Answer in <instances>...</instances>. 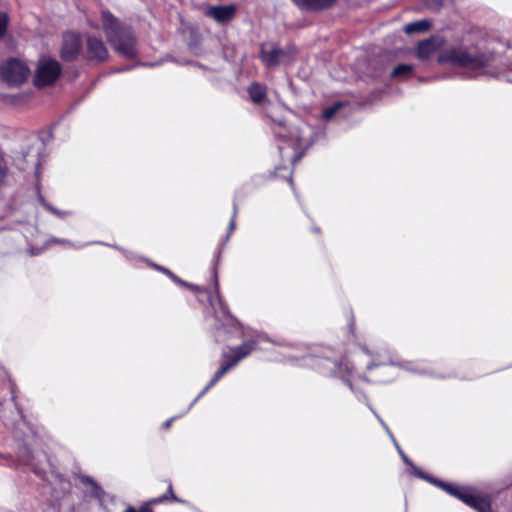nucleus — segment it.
Masks as SVG:
<instances>
[{
	"instance_id": "obj_1",
	"label": "nucleus",
	"mask_w": 512,
	"mask_h": 512,
	"mask_svg": "<svg viewBox=\"0 0 512 512\" xmlns=\"http://www.w3.org/2000/svg\"><path fill=\"white\" fill-rule=\"evenodd\" d=\"M273 130L276 136L287 139V144L279 145V150L282 158L292 164L300 160L305 150L314 141L311 128L307 124H302L287 132L283 122L275 121Z\"/></svg>"
},
{
	"instance_id": "obj_2",
	"label": "nucleus",
	"mask_w": 512,
	"mask_h": 512,
	"mask_svg": "<svg viewBox=\"0 0 512 512\" xmlns=\"http://www.w3.org/2000/svg\"><path fill=\"white\" fill-rule=\"evenodd\" d=\"M102 21L107 39L115 51L125 58H134L137 54L136 41L130 29L120 27L110 12L102 13Z\"/></svg>"
},
{
	"instance_id": "obj_3",
	"label": "nucleus",
	"mask_w": 512,
	"mask_h": 512,
	"mask_svg": "<svg viewBox=\"0 0 512 512\" xmlns=\"http://www.w3.org/2000/svg\"><path fill=\"white\" fill-rule=\"evenodd\" d=\"M263 338L258 336L254 340L243 343L239 347L230 349L229 352L224 354L225 362L221 365L220 369L214 374L208 385L200 392L194 400L197 401L202 397L212 386H214L231 368L237 365L239 361L248 356L254 349L255 344Z\"/></svg>"
},
{
	"instance_id": "obj_4",
	"label": "nucleus",
	"mask_w": 512,
	"mask_h": 512,
	"mask_svg": "<svg viewBox=\"0 0 512 512\" xmlns=\"http://www.w3.org/2000/svg\"><path fill=\"white\" fill-rule=\"evenodd\" d=\"M431 482L437 484L441 488H443L449 494L455 496L456 498L462 500L467 505L473 507L479 512H490L491 505L490 501L482 496L476 495L470 488L459 487L452 484H445L442 482H437L431 480Z\"/></svg>"
},
{
	"instance_id": "obj_5",
	"label": "nucleus",
	"mask_w": 512,
	"mask_h": 512,
	"mask_svg": "<svg viewBox=\"0 0 512 512\" xmlns=\"http://www.w3.org/2000/svg\"><path fill=\"white\" fill-rule=\"evenodd\" d=\"M297 50L294 46L279 48L275 45L263 44L261 46V60L267 67L280 64L289 65L294 60Z\"/></svg>"
},
{
	"instance_id": "obj_6",
	"label": "nucleus",
	"mask_w": 512,
	"mask_h": 512,
	"mask_svg": "<svg viewBox=\"0 0 512 512\" xmlns=\"http://www.w3.org/2000/svg\"><path fill=\"white\" fill-rule=\"evenodd\" d=\"M440 62H449L464 68L477 70L484 66V58L463 49H452L439 57Z\"/></svg>"
},
{
	"instance_id": "obj_7",
	"label": "nucleus",
	"mask_w": 512,
	"mask_h": 512,
	"mask_svg": "<svg viewBox=\"0 0 512 512\" xmlns=\"http://www.w3.org/2000/svg\"><path fill=\"white\" fill-rule=\"evenodd\" d=\"M61 71L57 61L52 59H42L39 62L35 77V84L39 87L52 84L59 76Z\"/></svg>"
},
{
	"instance_id": "obj_8",
	"label": "nucleus",
	"mask_w": 512,
	"mask_h": 512,
	"mask_svg": "<svg viewBox=\"0 0 512 512\" xmlns=\"http://www.w3.org/2000/svg\"><path fill=\"white\" fill-rule=\"evenodd\" d=\"M29 72L24 62L11 59L4 65L2 76L7 83L18 85L27 80Z\"/></svg>"
},
{
	"instance_id": "obj_9",
	"label": "nucleus",
	"mask_w": 512,
	"mask_h": 512,
	"mask_svg": "<svg viewBox=\"0 0 512 512\" xmlns=\"http://www.w3.org/2000/svg\"><path fill=\"white\" fill-rule=\"evenodd\" d=\"M82 42L79 34L69 32L63 37L61 57L66 61L74 60L80 53Z\"/></svg>"
},
{
	"instance_id": "obj_10",
	"label": "nucleus",
	"mask_w": 512,
	"mask_h": 512,
	"mask_svg": "<svg viewBox=\"0 0 512 512\" xmlns=\"http://www.w3.org/2000/svg\"><path fill=\"white\" fill-rule=\"evenodd\" d=\"M87 58L90 60L104 61L108 58V50L103 41L94 36L87 37Z\"/></svg>"
},
{
	"instance_id": "obj_11",
	"label": "nucleus",
	"mask_w": 512,
	"mask_h": 512,
	"mask_svg": "<svg viewBox=\"0 0 512 512\" xmlns=\"http://www.w3.org/2000/svg\"><path fill=\"white\" fill-rule=\"evenodd\" d=\"M236 13L234 5L226 6H210L206 9L205 14L219 23H226L230 21Z\"/></svg>"
},
{
	"instance_id": "obj_12",
	"label": "nucleus",
	"mask_w": 512,
	"mask_h": 512,
	"mask_svg": "<svg viewBox=\"0 0 512 512\" xmlns=\"http://www.w3.org/2000/svg\"><path fill=\"white\" fill-rule=\"evenodd\" d=\"M216 292L217 295L215 297L210 298V304L214 309L215 318L224 323H227L231 320V316L228 310L227 305L223 302L222 298L218 294V282L216 281Z\"/></svg>"
},
{
	"instance_id": "obj_13",
	"label": "nucleus",
	"mask_w": 512,
	"mask_h": 512,
	"mask_svg": "<svg viewBox=\"0 0 512 512\" xmlns=\"http://www.w3.org/2000/svg\"><path fill=\"white\" fill-rule=\"evenodd\" d=\"M443 44L442 39L440 38H431L425 40L418 45L417 56L420 59H427L433 53H435Z\"/></svg>"
},
{
	"instance_id": "obj_14",
	"label": "nucleus",
	"mask_w": 512,
	"mask_h": 512,
	"mask_svg": "<svg viewBox=\"0 0 512 512\" xmlns=\"http://www.w3.org/2000/svg\"><path fill=\"white\" fill-rule=\"evenodd\" d=\"M302 10L316 11L332 5L335 0H292Z\"/></svg>"
},
{
	"instance_id": "obj_15",
	"label": "nucleus",
	"mask_w": 512,
	"mask_h": 512,
	"mask_svg": "<svg viewBox=\"0 0 512 512\" xmlns=\"http://www.w3.org/2000/svg\"><path fill=\"white\" fill-rule=\"evenodd\" d=\"M321 366H323L325 369L329 370V372L333 374H337L341 377H344L345 374L350 375L353 369V366L350 365L348 362L344 364L337 365L336 363L328 360L323 359L321 360Z\"/></svg>"
},
{
	"instance_id": "obj_16",
	"label": "nucleus",
	"mask_w": 512,
	"mask_h": 512,
	"mask_svg": "<svg viewBox=\"0 0 512 512\" xmlns=\"http://www.w3.org/2000/svg\"><path fill=\"white\" fill-rule=\"evenodd\" d=\"M430 26H431L430 21L424 19V20H419V21L407 24L404 27V31L407 34H413V33H417V32H425L430 28Z\"/></svg>"
},
{
	"instance_id": "obj_17",
	"label": "nucleus",
	"mask_w": 512,
	"mask_h": 512,
	"mask_svg": "<svg viewBox=\"0 0 512 512\" xmlns=\"http://www.w3.org/2000/svg\"><path fill=\"white\" fill-rule=\"evenodd\" d=\"M248 91L252 101L255 103L262 102L266 96V88L258 83H253Z\"/></svg>"
},
{
	"instance_id": "obj_18",
	"label": "nucleus",
	"mask_w": 512,
	"mask_h": 512,
	"mask_svg": "<svg viewBox=\"0 0 512 512\" xmlns=\"http://www.w3.org/2000/svg\"><path fill=\"white\" fill-rule=\"evenodd\" d=\"M412 71H413V66L410 65V64H399L398 66H396L392 73H391V76L392 77H402V78H406L408 76H410L412 74Z\"/></svg>"
},
{
	"instance_id": "obj_19",
	"label": "nucleus",
	"mask_w": 512,
	"mask_h": 512,
	"mask_svg": "<svg viewBox=\"0 0 512 512\" xmlns=\"http://www.w3.org/2000/svg\"><path fill=\"white\" fill-rule=\"evenodd\" d=\"M19 460L25 465H33L32 458L30 456V451L27 447H23L19 451Z\"/></svg>"
},
{
	"instance_id": "obj_20",
	"label": "nucleus",
	"mask_w": 512,
	"mask_h": 512,
	"mask_svg": "<svg viewBox=\"0 0 512 512\" xmlns=\"http://www.w3.org/2000/svg\"><path fill=\"white\" fill-rule=\"evenodd\" d=\"M341 105H342L341 103H336L335 105L326 108L322 114L323 119H325V120L331 119L334 116V114L337 112V110L341 107Z\"/></svg>"
},
{
	"instance_id": "obj_21",
	"label": "nucleus",
	"mask_w": 512,
	"mask_h": 512,
	"mask_svg": "<svg viewBox=\"0 0 512 512\" xmlns=\"http://www.w3.org/2000/svg\"><path fill=\"white\" fill-rule=\"evenodd\" d=\"M8 16L6 13L0 12V38L5 34L8 24Z\"/></svg>"
},
{
	"instance_id": "obj_22",
	"label": "nucleus",
	"mask_w": 512,
	"mask_h": 512,
	"mask_svg": "<svg viewBox=\"0 0 512 512\" xmlns=\"http://www.w3.org/2000/svg\"><path fill=\"white\" fill-rule=\"evenodd\" d=\"M377 419L379 420V422L381 423V425L384 427V429L387 431V433L389 434L390 438L393 440L399 454L401 455L403 453L402 449L399 447L398 443L396 442L393 434L390 432L389 428L387 427V425L384 423V421L375 413Z\"/></svg>"
},
{
	"instance_id": "obj_23",
	"label": "nucleus",
	"mask_w": 512,
	"mask_h": 512,
	"mask_svg": "<svg viewBox=\"0 0 512 512\" xmlns=\"http://www.w3.org/2000/svg\"><path fill=\"white\" fill-rule=\"evenodd\" d=\"M158 269L164 273H166L173 281H175L176 283H180V284H184V282H182L177 276H175L173 273H171L170 271H168L167 269L163 268V267H158Z\"/></svg>"
},
{
	"instance_id": "obj_24",
	"label": "nucleus",
	"mask_w": 512,
	"mask_h": 512,
	"mask_svg": "<svg viewBox=\"0 0 512 512\" xmlns=\"http://www.w3.org/2000/svg\"><path fill=\"white\" fill-rule=\"evenodd\" d=\"M124 512H153L151 508L148 506L141 507L139 510H136L135 508H128Z\"/></svg>"
},
{
	"instance_id": "obj_25",
	"label": "nucleus",
	"mask_w": 512,
	"mask_h": 512,
	"mask_svg": "<svg viewBox=\"0 0 512 512\" xmlns=\"http://www.w3.org/2000/svg\"><path fill=\"white\" fill-rule=\"evenodd\" d=\"M43 205H44V207H45L46 209L50 210L51 212H53L54 214H56V215H58V216H63V215L65 214V213H63V212H61V211H59V210H57V209H55V208H53V207L49 206L48 204H46V203H44V202H43Z\"/></svg>"
},
{
	"instance_id": "obj_26",
	"label": "nucleus",
	"mask_w": 512,
	"mask_h": 512,
	"mask_svg": "<svg viewBox=\"0 0 512 512\" xmlns=\"http://www.w3.org/2000/svg\"><path fill=\"white\" fill-rule=\"evenodd\" d=\"M235 216H236V207H234V214L229 223V234L235 229Z\"/></svg>"
},
{
	"instance_id": "obj_27",
	"label": "nucleus",
	"mask_w": 512,
	"mask_h": 512,
	"mask_svg": "<svg viewBox=\"0 0 512 512\" xmlns=\"http://www.w3.org/2000/svg\"><path fill=\"white\" fill-rule=\"evenodd\" d=\"M401 457H402L403 461H404L407 465H409V466L413 467V468L416 470V468L413 466L412 462L408 459V457L404 454V452L401 454Z\"/></svg>"
},
{
	"instance_id": "obj_28",
	"label": "nucleus",
	"mask_w": 512,
	"mask_h": 512,
	"mask_svg": "<svg viewBox=\"0 0 512 512\" xmlns=\"http://www.w3.org/2000/svg\"><path fill=\"white\" fill-rule=\"evenodd\" d=\"M168 491L171 494L172 499L178 501L177 497L173 494L171 483L169 484Z\"/></svg>"
},
{
	"instance_id": "obj_29",
	"label": "nucleus",
	"mask_w": 512,
	"mask_h": 512,
	"mask_svg": "<svg viewBox=\"0 0 512 512\" xmlns=\"http://www.w3.org/2000/svg\"><path fill=\"white\" fill-rule=\"evenodd\" d=\"M172 421H173V419H169V420H167V421L163 424L164 428H169V427H170V425H171V423H172Z\"/></svg>"
},
{
	"instance_id": "obj_30",
	"label": "nucleus",
	"mask_w": 512,
	"mask_h": 512,
	"mask_svg": "<svg viewBox=\"0 0 512 512\" xmlns=\"http://www.w3.org/2000/svg\"><path fill=\"white\" fill-rule=\"evenodd\" d=\"M83 481L92 483V480L89 477H83Z\"/></svg>"
}]
</instances>
